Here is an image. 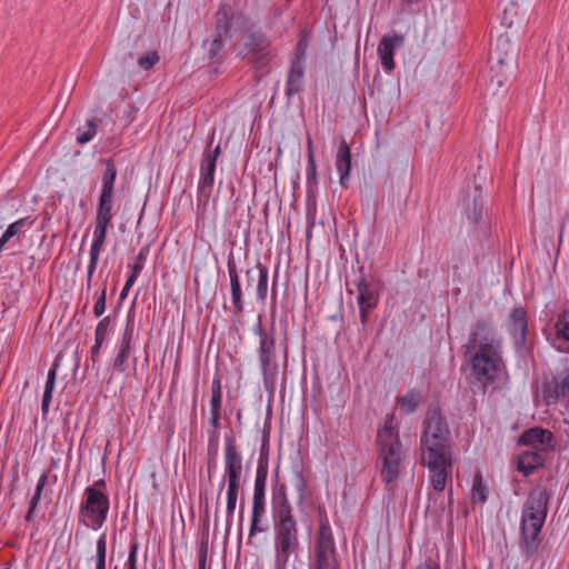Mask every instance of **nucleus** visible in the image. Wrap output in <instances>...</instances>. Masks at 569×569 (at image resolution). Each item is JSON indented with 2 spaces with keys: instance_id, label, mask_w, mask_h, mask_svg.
I'll return each mask as SVG.
<instances>
[{
  "instance_id": "1",
  "label": "nucleus",
  "mask_w": 569,
  "mask_h": 569,
  "mask_svg": "<svg viewBox=\"0 0 569 569\" xmlns=\"http://www.w3.org/2000/svg\"><path fill=\"white\" fill-rule=\"evenodd\" d=\"M420 462L429 470V482L440 493L452 471L451 432L439 411H430L420 439Z\"/></svg>"
},
{
  "instance_id": "2",
  "label": "nucleus",
  "mask_w": 569,
  "mask_h": 569,
  "mask_svg": "<svg viewBox=\"0 0 569 569\" xmlns=\"http://www.w3.org/2000/svg\"><path fill=\"white\" fill-rule=\"evenodd\" d=\"M500 339L492 325L487 320H478L469 335L468 342L462 346L473 379L485 388L492 382L500 371Z\"/></svg>"
},
{
  "instance_id": "3",
  "label": "nucleus",
  "mask_w": 569,
  "mask_h": 569,
  "mask_svg": "<svg viewBox=\"0 0 569 569\" xmlns=\"http://www.w3.org/2000/svg\"><path fill=\"white\" fill-rule=\"evenodd\" d=\"M551 496V491L546 488L533 489L522 506L519 545L526 559H530L538 550Z\"/></svg>"
},
{
  "instance_id": "4",
  "label": "nucleus",
  "mask_w": 569,
  "mask_h": 569,
  "mask_svg": "<svg viewBox=\"0 0 569 569\" xmlns=\"http://www.w3.org/2000/svg\"><path fill=\"white\" fill-rule=\"evenodd\" d=\"M276 569H287L291 558L299 555L298 526L286 498L274 512Z\"/></svg>"
},
{
  "instance_id": "5",
  "label": "nucleus",
  "mask_w": 569,
  "mask_h": 569,
  "mask_svg": "<svg viewBox=\"0 0 569 569\" xmlns=\"http://www.w3.org/2000/svg\"><path fill=\"white\" fill-rule=\"evenodd\" d=\"M391 423L392 417L386 421L377 435L380 477L386 483L395 482L407 462V455L402 448L399 433Z\"/></svg>"
},
{
  "instance_id": "6",
  "label": "nucleus",
  "mask_w": 569,
  "mask_h": 569,
  "mask_svg": "<svg viewBox=\"0 0 569 569\" xmlns=\"http://www.w3.org/2000/svg\"><path fill=\"white\" fill-rule=\"evenodd\" d=\"M310 569H339L336 543L327 519L320 520Z\"/></svg>"
},
{
  "instance_id": "7",
  "label": "nucleus",
  "mask_w": 569,
  "mask_h": 569,
  "mask_svg": "<svg viewBox=\"0 0 569 569\" xmlns=\"http://www.w3.org/2000/svg\"><path fill=\"white\" fill-rule=\"evenodd\" d=\"M109 511V498L100 489L88 487L80 505V522L97 530L103 526Z\"/></svg>"
},
{
  "instance_id": "8",
  "label": "nucleus",
  "mask_w": 569,
  "mask_h": 569,
  "mask_svg": "<svg viewBox=\"0 0 569 569\" xmlns=\"http://www.w3.org/2000/svg\"><path fill=\"white\" fill-rule=\"evenodd\" d=\"M212 139L213 137H211L210 142H212ZM209 147L210 146H208V149L202 154L198 183V208H201L202 211H206L209 204L214 183L217 158L221 152L219 144L213 150H210Z\"/></svg>"
},
{
  "instance_id": "9",
  "label": "nucleus",
  "mask_w": 569,
  "mask_h": 569,
  "mask_svg": "<svg viewBox=\"0 0 569 569\" xmlns=\"http://www.w3.org/2000/svg\"><path fill=\"white\" fill-rule=\"evenodd\" d=\"M249 53L256 56L252 63L257 68L264 67L270 60L269 41L260 30L248 29L241 38V47L237 54L244 58Z\"/></svg>"
},
{
  "instance_id": "10",
  "label": "nucleus",
  "mask_w": 569,
  "mask_h": 569,
  "mask_svg": "<svg viewBox=\"0 0 569 569\" xmlns=\"http://www.w3.org/2000/svg\"><path fill=\"white\" fill-rule=\"evenodd\" d=\"M233 18V12L228 6L220 7L216 13V36L208 50L211 64H219L224 57V37L229 33Z\"/></svg>"
},
{
  "instance_id": "11",
  "label": "nucleus",
  "mask_w": 569,
  "mask_h": 569,
  "mask_svg": "<svg viewBox=\"0 0 569 569\" xmlns=\"http://www.w3.org/2000/svg\"><path fill=\"white\" fill-rule=\"evenodd\" d=\"M356 287L358 291L357 302L359 306L360 321L365 327L369 313L379 302L380 287L375 278L365 276L356 282Z\"/></svg>"
},
{
  "instance_id": "12",
  "label": "nucleus",
  "mask_w": 569,
  "mask_h": 569,
  "mask_svg": "<svg viewBox=\"0 0 569 569\" xmlns=\"http://www.w3.org/2000/svg\"><path fill=\"white\" fill-rule=\"evenodd\" d=\"M508 330L513 338L515 348L520 357H527L530 348L527 345V313L523 308H515L508 317Z\"/></svg>"
},
{
  "instance_id": "13",
  "label": "nucleus",
  "mask_w": 569,
  "mask_h": 569,
  "mask_svg": "<svg viewBox=\"0 0 569 569\" xmlns=\"http://www.w3.org/2000/svg\"><path fill=\"white\" fill-rule=\"evenodd\" d=\"M542 393L547 405L555 403L560 399H569V368L560 371L550 380H546Z\"/></svg>"
},
{
  "instance_id": "14",
  "label": "nucleus",
  "mask_w": 569,
  "mask_h": 569,
  "mask_svg": "<svg viewBox=\"0 0 569 569\" xmlns=\"http://www.w3.org/2000/svg\"><path fill=\"white\" fill-rule=\"evenodd\" d=\"M519 443L538 451H550L553 450L556 446L551 431L540 427L523 431L519 437Z\"/></svg>"
},
{
  "instance_id": "15",
  "label": "nucleus",
  "mask_w": 569,
  "mask_h": 569,
  "mask_svg": "<svg viewBox=\"0 0 569 569\" xmlns=\"http://www.w3.org/2000/svg\"><path fill=\"white\" fill-rule=\"evenodd\" d=\"M224 469L228 482L240 483L242 458L238 452L236 441L232 438H226Z\"/></svg>"
},
{
  "instance_id": "16",
  "label": "nucleus",
  "mask_w": 569,
  "mask_h": 569,
  "mask_svg": "<svg viewBox=\"0 0 569 569\" xmlns=\"http://www.w3.org/2000/svg\"><path fill=\"white\" fill-rule=\"evenodd\" d=\"M405 43V37L401 34L385 36L378 44V56L381 64L387 72H391L396 64L393 61L395 51Z\"/></svg>"
},
{
  "instance_id": "17",
  "label": "nucleus",
  "mask_w": 569,
  "mask_h": 569,
  "mask_svg": "<svg viewBox=\"0 0 569 569\" xmlns=\"http://www.w3.org/2000/svg\"><path fill=\"white\" fill-rule=\"evenodd\" d=\"M511 53L509 37L507 34H500L491 44L490 59L496 61L499 66H513L515 60Z\"/></svg>"
},
{
  "instance_id": "18",
  "label": "nucleus",
  "mask_w": 569,
  "mask_h": 569,
  "mask_svg": "<svg viewBox=\"0 0 569 569\" xmlns=\"http://www.w3.org/2000/svg\"><path fill=\"white\" fill-rule=\"evenodd\" d=\"M227 267L230 279V291L233 312L239 315L243 311L242 289L240 286L236 262L231 257L228 259Z\"/></svg>"
},
{
  "instance_id": "19",
  "label": "nucleus",
  "mask_w": 569,
  "mask_h": 569,
  "mask_svg": "<svg viewBox=\"0 0 569 569\" xmlns=\"http://www.w3.org/2000/svg\"><path fill=\"white\" fill-rule=\"evenodd\" d=\"M268 268L258 263L254 268H249L246 271L247 286L250 287L254 279H258L257 283V298L260 301H264L268 293Z\"/></svg>"
},
{
  "instance_id": "20",
  "label": "nucleus",
  "mask_w": 569,
  "mask_h": 569,
  "mask_svg": "<svg viewBox=\"0 0 569 569\" xmlns=\"http://www.w3.org/2000/svg\"><path fill=\"white\" fill-rule=\"evenodd\" d=\"M336 168L340 176V184L348 187L349 173L351 170V151L348 143L341 140L336 156Z\"/></svg>"
},
{
  "instance_id": "21",
  "label": "nucleus",
  "mask_w": 569,
  "mask_h": 569,
  "mask_svg": "<svg viewBox=\"0 0 569 569\" xmlns=\"http://www.w3.org/2000/svg\"><path fill=\"white\" fill-rule=\"evenodd\" d=\"M305 67L299 62H291L286 84V97L291 99L303 88Z\"/></svg>"
},
{
  "instance_id": "22",
  "label": "nucleus",
  "mask_w": 569,
  "mask_h": 569,
  "mask_svg": "<svg viewBox=\"0 0 569 569\" xmlns=\"http://www.w3.org/2000/svg\"><path fill=\"white\" fill-rule=\"evenodd\" d=\"M543 457L538 450L529 449L518 457V470L529 476L535 469L543 465Z\"/></svg>"
},
{
  "instance_id": "23",
  "label": "nucleus",
  "mask_w": 569,
  "mask_h": 569,
  "mask_svg": "<svg viewBox=\"0 0 569 569\" xmlns=\"http://www.w3.org/2000/svg\"><path fill=\"white\" fill-rule=\"evenodd\" d=\"M557 337L552 341V346L561 352H568L565 341H569V310L558 316L556 322Z\"/></svg>"
},
{
  "instance_id": "24",
  "label": "nucleus",
  "mask_w": 569,
  "mask_h": 569,
  "mask_svg": "<svg viewBox=\"0 0 569 569\" xmlns=\"http://www.w3.org/2000/svg\"><path fill=\"white\" fill-rule=\"evenodd\" d=\"M260 336L259 343V357L260 363H269L276 361V341L272 335H267L262 332L260 327L254 329Z\"/></svg>"
},
{
  "instance_id": "25",
  "label": "nucleus",
  "mask_w": 569,
  "mask_h": 569,
  "mask_svg": "<svg viewBox=\"0 0 569 569\" xmlns=\"http://www.w3.org/2000/svg\"><path fill=\"white\" fill-rule=\"evenodd\" d=\"M132 335H133V329H132V327H130L128 325L124 330L121 343H120L119 352L113 361L114 370H118L120 372L126 371L127 361L130 356V343H131Z\"/></svg>"
},
{
  "instance_id": "26",
  "label": "nucleus",
  "mask_w": 569,
  "mask_h": 569,
  "mask_svg": "<svg viewBox=\"0 0 569 569\" xmlns=\"http://www.w3.org/2000/svg\"><path fill=\"white\" fill-rule=\"evenodd\" d=\"M58 367H59V363L54 362L48 371L47 381H46V386H44V392H43L42 402H41V410H42L43 415L48 413V411H49V406H50V402L52 399V392H53L54 386H56V377H57Z\"/></svg>"
},
{
  "instance_id": "27",
  "label": "nucleus",
  "mask_w": 569,
  "mask_h": 569,
  "mask_svg": "<svg viewBox=\"0 0 569 569\" xmlns=\"http://www.w3.org/2000/svg\"><path fill=\"white\" fill-rule=\"evenodd\" d=\"M485 208V201L481 194V190L477 187L471 204H467L466 214L469 221L478 223L481 220Z\"/></svg>"
},
{
  "instance_id": "28",
  "label": "nucleus",
  "mask_w": 569,
  "mask_h": 569,
  "mask_svg": "<svg viewBox=\"0 0 569 569\" xmlns=\"http://www.w3.org/2000/svg\"><path fill=\"white\" fill-rule=\"evenodd\" d=\"M239 490H240V483L228 482L227 506H226L227 530H229L232 525V517H233V513L236 510Z\"/></svg>"
},
{
  "instance_id": "29",
  "label": "nucleus",
  "mask_w": 569,
  "mask_h": 569,
  "mask_svg": "<svg viewBox=\"0 0 569 569\" xmlns=\"http://www.w3.org/2000/svg\"><path fill=\"white\" fill-rule=\"evenodd\" d=\"M112 208H113V196L100 193L99 203H98L97 213H96V220L110 223L113 218Z\"/></svg>"
},
{
  "instance_id": "30",
  "label": "nucleus",
  "mask_w": 569,
  "mask_h": 569,
  "mask_svg": "<svg viewBox=\"0 0 569 569\" xmlns=\"http://www.w3.org/2000/svg\"><path fill=\"white\" fill-rule=\"evenodd\" d=\"M421 402V393L417 390H410L405 396L397 398V405L406 413H413Z\"/></svg>"
},
{
  "instance_id": "31",
  "label": "nucleus",
  "mask_w": 569,
  "mask_h": 569,
  "mask_svg": "<svg viewBox=\"0 0 569 569\" xmlns=\"http://www.w3.org/2000/svg\"><path fill=\"white\" fill-rule=\"evenodd\" d=\"M266 515V505L252 503V515L250 521L249 537L263 532L266 527L261 526L262 519Z\"/></svg>"
},
{
  "instance_id": "32",
  "label": "nucleus",
  "mask_w": 569,
  "mask_h": 569,
  "mask_svg": "<svg viewBox=\"0 0 569 569\" xmlns=\"http://www.w3.org/2000/svg\"><path fill=\"white\" fill-rule=\"evenodd\" d=\"M264 389L273 393L277 385L278 365L277 361L261 365Z\"/></svg>"
},
{
  "instance_id": "33",
  "label": "nucleus",
  "mask_w": 569,
  "mask_h": 569,
  "mask_svg": "<svg viewBox=\"0 0 569 569\" xmlns=\"http://www.w3.org/2000/svg\"><path fill=\"white\" fill-rule=\"evenodd\" d=\"M116 178H117V169L114 167L113 161L110 159L106 163V170H104V173L102 177L101 194H112L113 196Z\"/></svg>"
},
{
  "instance_id": "34",
  "label": "nucleus",
  "mask_w": 569,
  "mask_h": 569,
  "mask_svg": "<svg viewBox=\"0 0 569 569\" xmlns=\"http://www.w3.org/2000/svg\"><path fill=\"white\" fill-rule=\"evenodd\" d=\"M266 480L267 473L262 470L261 467L257 470V476L254 480V489H253V501L252 503L266 505Z\"/></svg>"
},
{
  "instance_id": "35",
  "label": "nucleus",
  "mask_w": 569,
  "mask_h": 569,
  "mask_svg": "<svg viewBox=\"0 0 569 569\" xmlns=\"http://www.w3.org/2000/svg\"><path fill=\"white\" fill-rule=\"evenodd\" d=\"M47 481H48V476L46 473L41 475L39 480H38V483L36 486L34 493H33V496L31 498L29 510H28V512L26 515V520L27 521H32L34 511L37 509L38 503L41 500V495H42V491H43V489H44V487L47 485Z\"/></svg>"
},
{
  "instance_id": "36",
  "label": "nucleus",
  "mask_w": 569,
  "mask_h": 569,
  "mask_svg": "<svg viewBox=\"0 0 569 569\" xmlns=\"http://www.w3.org/2000/svg\"><path fill=\"white\" fill-rule=\"evenodd\" d=\"M109 222L96 220V227L93 231V241L90 249L101 251L107 237V230Z\"/></svg>"
},
{
  "instance_id": "37",
  "label": "nucleus",
  "mask_w": 569,
  "mask_h": 569,
  "mask_svg": "<svg viewBox=\"0 0 569 569\" xmlns=\"http://www.w3.org/2000/svg\"><path fill=\"white\" fill-rule=\"evenodd\" d=\"M97 133V123L94 120H88L82 127L77 130V141L81 144L89 142Z\"/></svg>"
},
{
  "instance_id": "38",
  "label": "nucleus",
  "mask_w": 569,
  "mask_h": 569,
  "mask_svg": "<svg viewBox=\"0 0 569 569\" xmlns=\"http://www.w3.org/2000/svg\"><path fill=\"white\" fill-rule=\"evenodd\" d=\"M107 537L102 533L97 541L96 569H106Z\"/></svg>"
},
{
  "instance_id": "39",
  "label": "nucleus",
  "mask_w": 569,
  "mask_h": 569,
  "mask_svg": "<svg viewBox=\"0 0 569 569\" xmlns=\"http://www.w3.org/2000/svg\"><path fill=\"white\" fill-rule=\"evenodd\" d=\"M472 500L483 503L487 500L486 487L480 475H476L471 489Z\"/></svg>"
},
{
  "instance_id": "40",
  "label": "nucleus",
  "mask_w": 569,
  "mask_h": 569,
  "mask_svg": "<svg viewBox=\"0 0 569 569\" xmlns=\"http://www.w3.org/2000/svg\"><path fill=\"white\" fill-rule=\"evenodd\" d=\"M308 164H307V184L308 188L311 189L318 183V174H317V164L313 152L307 153Z\"/></svg>"
},
{
  "instance_id": "41",
  "label": "nucleus",
  "mask_w": 569,
  "mask_h": 569,
  "mask_svg": "<svg viewBox=\"0 0 569 569\" xmlns=\"http://www.w3.org/2000/svg\"><path fill=\"white\" fill-rule=\"evenodd\" d=\"M221 398H222V392H221L220 381L214 379L212 381V386H211V400H210L211 410L220 411Z\"/></svg>"
},
{
  "instance_id": "42",
  "label": "nucleus",
  "mask_w": 569,
  "mask_h": 569,
  "mask_svg": "<svg viewBox=\"0 0 569 569\" xmlns=\"http://www.w3.org/2000/svg\"><path fill=\"white\" fill-rule=\"evenodd\" d=\"M159 54L156 51H150L138 59V66L142 70H150L156 63L159 62Z\"/></svg>"
},
{
  "instance_id": "43",
  "label": "nucleus",
  "mask_w": 569,
  "mask_h": 569,
  "mask_svg": "<svg viewBox=\"0 0 569 569\" xmlns=\"http://www.w3.org/2000/svg\"><path fill=\"white\" fill-rule=\"evenodd\" d=\"M32 226V221H29L27 218H21L12 223H10L7 230L13 236H19L20 233L26 231V228H30Z\"/></svg>"
},
{
  "instance_id": "44",
  "label": "nucleus",
  "mask_w": 569,
  "mask_h": 569,
  "mask_svg": "<svg viewBox=\"0 0 569 569\" xmlns=\"http://www.w3.org/2000/svg\"><path fill=\"white\" fill-rule=\"evenodd\" d=\"M307 48H308V39H307V37H302L297 43V47L295 50V58L292 59L291 62H299V64H303V61H305L306 54H307Z\"/></svg>"
},
{
  "instance_id": "45",
  "label": "nucleus",
  "mask_w": 569,
  "mask_h": 569,
  "mask_svg": "<svg viewBox=\"0 0 569 569\" xmlns=\"http://www.w3.org/2000/svg\"><path fill=\"white\" fill-rule=\"evenodd\" d=\"M109 325H110V318L109 317L103 318L97 325V327H96V340H98V347H101V345L103 343V341H104V339H106V337L108 335Z\"/></svg>"
},
{
  "instance_id": "46",
  "label": "nucleus",
  "mask_w": 569,
  "mask_h": 569,
  "mask_svg": "<svg viewBox=\"0 0 569 569\" xmlns=\"http://www.w3.org/2000/svg\"><path fill=\"white\" fill-rule=\"evenodd\" d=\"M100 252L101 251H99V250L90 249V261H89L88 271H87V287H88V289L90 288L91 279H92V276H93V273L96 271Z\"/></svg>"
},
{
  "instance_id": "47",
  "label": "nucleus",
  "mask_w": 569,
  "mask_h": 569,
  "mask_svg": "<svg viewBox=\"0 0 569 569\" xmlns=\"http://www.w3.org/2000/svg\"><path fill=\"white\" fill-rule=\"evenodd\" d=\"M139 549V543L136 539L130 542L129 555L127 560V569H138L137 568V553Z\"/></svg>"
},
{
  "instance_id": "48",
  "label": "nucleus",
  "mask_w": 569,
  "mask_h": 569,
  "mask_svg": "<svg viewBox=\"0 0 569 569\" xmlns=\"http://www.w3.org/2000/svg\"><path fill=\"white\" fill-rule=\"evenodd\" d=\"M106 310V286L103 287L99 298L97 299L94 307H93V313L97 318L102 316V313Z\"/></svg>"
},
{
  "instance_id": "49",
  "label": "nucleus",
  "mask_w": 569,
  "mask_h": 569,
  "mask_svg": "<svg viewBox=\"0 0 569 569\" xmlns=\"http://www.w3.org/2000/svg\"><path fill=\"white\" fill-rule=\"evenodd\" d=\"M141 272V264L140 263H134L132 266V269H131V273L129 274L126 283H124V287H126V291H129L130 288L133 286V283L136 282L137 278L139 277Z\"/></svg>"
},
{
  "instance_id": "50",
  "label": "nucleus",
  "mask_w": 569,
  "mask_h": 569,
  "mask_svg": "<svg viewBox=\"0 0 569 569\" xmlns=\"http://www.w3.org/2000/svg\"><path fill=\"white\" fill-rule=\"evenodd\" d=\"M207 549V543L202 542L199 552V569H206Z\"/></svg>"
},
{
  "instance_id": "51",
  "label": "nucleus",
  "mask_w": 569,
  "mask_h": 569,
  "mask_svg": "<svg viewBox=\"0 0 569 569\" xmlns=\"http://www.w3.org/2000/svg\"><path fill=\"white\" fill-rule=\"evenodd\" d=\"M12 238L13 236L6 229V231L0 237V252L2 251L4 244L8 243Z\"/></svg>"
},
{
  "instance_id": "52",
  "label": "nucleus",
  "mask_w": 569,
  "mask_h": 569,
  "mask_svg": "<svg viewBox=\"0 0 569 569\" xmlns=\"http://www.w3.org/2000/svg\"><path fill=\"white\" fill-rule=\"evenodd\" d=\"M219 419H220V411L211 410L210 423L214 429L218 428Z\"/></svg>"
},
{
  "instance_id": "53",
  "label": "nucleus",
  "mask_w": 569,
  "mask_h": 569,
  "mask_svg": "<svg viewBox=\"0 0 569 569\" xmlns=\"http://www.w3.org/2000/svg\"><path fill=\"white\" fill-rule=\"evenodd\" d=\"M147 252H148V249L147 248H142L140 250L138 257H137L136 263H140L141 264V270L143 269V263H144V260H146Z\"/></svg>"
},
{
  "instance_id": "54",
  "label": "nucleus",
  "mask_w": 569,
  "mask_h": 569,
  "mask_svg": "<svg viewBox=\"0 0 569 569\" xmlns=\"http://www.w3.org/2000/svg\"><path fill=\"white\" fill-rule=\"evenodd\" d=\"M416 569H440L439 566L432 561H425L420 563Z\"/></svg>"
},
{
  "instance_id": "55",
  "label": "nucleus",
  "mask_w": 569,
  "mask_h": 569,
  "mask_svg": "<svg viewBox=\"0 0 569 569\" xmlns=\"http://www.w3.org/2000/svg\"><path fill=\"white\" fill-rule=\"evenodd\" d=\"M297 488L300 492L299 498H300V500H302L303 499V490H305V480L300 476L298 478Z\"/></svg>"
},
{
  "instance_id": "56",
  "label": "nucleus",
  "mask_w": 569,
  "mask_h": 569,
  "mask_svg": "<svg viewBox=\"0 0 569 569\" xmlns=\"http://www.w3.org/2000/svg\"><path fill=\"white\" fill-rule=\"evenodd\" d=\"M491 83H496L497 87H502L505 79H502L499 74H496V77L491 79Z\"/></svg>"
},
{
  "instance_id": "57",
  "label": "nucleus",
  "mask_w": 569,
  "mask_h": 569,
  "mask_svg": "<svg viewBox=\"0 0 569 569\" xmlns=\"http://www.w3.org/2000/svg\"><path fill=\"white\" fill-rule=\"evenodd\" d=\"M308 152H313V149H312V140L311 138L308 136L307 138V153Z\"/></svg>"
},
{
  "instance_id": "58",
  "label": "nucleus",
  "mask_w": 569,
  "mask_h": 569,
  "mask_svg": "<svg viewBox=\"0 0 569 569\" xmlns=\"http://www.w3.org/2000/svg\"><path fill=\"white\" fill-rule=\"evenodd\" d=\"M212 443H214V446H217V443H218V433L216 431L210 437V445H212Z\"/></svg>"
},
{
  "instance_id": "59",
  "label": "nucleus",
  "mask_w": 569,
  "mask_h": 569,
  "mask_svg": "<svg viewBox=\"0 0 569 569\" xmlns=\"http://www.w3.org/2000/svg\"><path fill=\"white\" fill-rule=\"evenodd\" d=\"M99 349H100V347H98V340H96L94 346L91 348L92 356L97 355Z\"/></svg>"
},
{
  "instance_id": "60",
  "label": "nucleus",
  "mask_w": 569,
  "mask_h": 569,
  "mask_svg": "<svg viewBox=\"0 0 569 569\" xmlns=\"http://www.w3.org/2000/svg\"><path fill=\"white\" fill-rule=\"evenodd\" d=\"M128 292L129 291H126V287L122 288L121 292H120V300H124L128 296Z\"/></svg>"
},
{
  "instance_id": "61",
  "label": "nucleus",
  "mask_w": 569,
  "mask_h": 569,
  "mask_svg": "<svg viewBox=\"0 0 569 569\" xmlns=\"http://www.w3.org/2000/svg\"><path fill=\"white\" fill-rule=\"evenodd\" d=\"M104 480H98L96 481L94 486L92 488L98 489V487H104Z\"/></svg>"
},
{
  "instance_id": "62",
  "label": "nucleus",
  "mask_w": 569,
  "mask_h": 569,
  "mask_svg": "<svg viewBox=\"0 0 569 569\" xmlns=\"http://www.w3.org/2000/svg\"><path fill=\"white\" fill-rule=\"evenodd\" d=\"M239 517H240V527H241L242 522H243V505H241Z\"/></svg>"
},
{
  "instance_id": "63",
  "label": "nucleus",
  "mask_w": 569,
  "mask_h": 569,
  "mask_svg": "<svg viewBox=\"0 0 569 569\" xmlns=\"http://www.w3.org/2000/svg\"><path fill=\"white\" fill-rule=\"evenodd\" d=\"M407 4H413L419 2L420 0H405Z\"/></svg>"
},
{
  "instance_id": "64",
  "label": "nucleus",
  "mask_w": 569,
  "mask_h": 569,
  "mask_svg": "<svg viewBox=\"0 0 569 569\" xmlns=\"http://www.w3.org/2000/svg\"><path fill=\"white\" fill-rule=\"evenodd\" d=\"M448 498H449V503H451V500H452V492H451V490H449V492H448Z\"/></svg>"
}]
</instances>
